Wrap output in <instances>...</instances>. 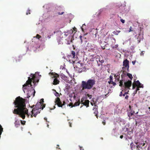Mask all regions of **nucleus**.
<instances>
[{"label":"nucleus","instance_id":"20","mask_svg":"<svg viewBox=\"0 0 150 150\" xmlns=\"http://www.w3.org/2000/svg\"><path fill=\"white\" fill-rule=\"evenodd\" d=\"M129 61L127 59L124 60L123 62V66H129Z\"/></svg>","mask_w":150,"mask_h":150},{"label":"nucleus","instance_id":"47","mask_svg":"<svg viewBox=\"0 0 150 150\" xmlns=\"http://www.w3.org/2000/svg\"><path fill=\"white\" fill-rule=\"evenodd\" d=\"M99 61L101 63H103L104 62V60H100V59H99Z\"/></svg>","mask_w":150,"mask_h":150},{"label":"nucleus","instance_id":"9","mask_svg":"<svg viewBox=\"0 0 150 150\" xmlns=\"http://www.w3.org/2000/svg\"><path fill=\"white\" fill-rule=\"evenodd\" d=\"M75 53L74 51H72L71 52V54L70 56H68L67 57H63V58L64 59H65L67 61H68L69 60V62L70 63H72V64H73L74 63V62L73 61H71L70 60V58L72 57L73 58L75 57Z\"/></svg>","mask_w":150,"mask_h":150},{"label":"nucleus","instance_id":"28","mask_svg":"<svg viewBox=\"0 0 150 150\" xmlns=\"http://www.w3.org/2000/svg\"><path fill=\"white\" fill-rule=\"evenodd\" d=\"M108 83L110 84H112L113 86H115L116 84V83L115 82H114L113 81H108Z\"/></svg>","mask_w":150,"mask_h":150},{"label":"nucleus","instance_id":"12","mask_svg":"<svg viewBox=\"0 0 150 150\" xmlns=\"http://www.w3.org/2000/svg\"><path fill=\"white\" fill-rule=\"evenodd\" d=\"M132 81H131L128 80V81L124 83V86L125 88L130 89V87L132 85Z\"/></svg>","mask_w":150,"mask_h":150},{"label":"nucleus","instance_id":"29","mask_svg":"<svg viewBox=\"0 0 150 150\" xmlns=\"http://www.w3.org/2000/svg\"><path fill=\"white\" fill-rule=\"evenodd\" d=\"M143 85H142L141 86H137V88H136V91H137L139 90V88H143Z\"/></svg>","mask_w":150,"mask_h":150},{"label":"nucleus","instance_id":"11","mask_svg":"<svg viewBox=\"0 0 150 150\" xmlns=\"http://www.w3.org/2000/svg\"><path fill=\"white\" fill-rule=\"evenodd\" d=\"M35 91L34 89L33 88H31V89L30 90L28 91V97L29 98L32 96L33 97H34L35 96Z\"/></svg>","mask_w":150,"mask_h":150},{"label":"nucleus","instance_id":"58","mask_svg":"<svg viewBox=\"0 0 150 150\" xmlns=\"http://www.w3.org/2000/svg\"><path fill=\"white\" fill-rule=\"evenodd\" d=\"M132 63L133 65H134L135 63V61H132Z\"/></svg>","mask_w":150,"mask_h":150},{"label":"nucleus","instance_id":"1","mask_svg":"<svg viewBox=\"0 0 150 150\" xmlns=\"http://www.w3.org/2000/svg\"><path fill=\"white\" fill-rule=\"evenodd\" d=\"M25 99L20 97V96L17 97L13 102L15 108L13 111V114L19 115L20 117L23 119L25 118V115H27V117H29V115L28 113V110L26 108Z\"/></svg>","mask_w":150,"mask_h":150},{"label":"nucleus","instance_id":"38","mask_svg":"<svg viewBox=\"0 0 150 150\" xmlns=\"http://www.w3.org/2000/svg\"><path fill=\"white\" fill-rule=\"evenodd\" d=\"M138 36H137V35H135V38L138 39V43H139L140 42V40H139L138 39Z\"/></svg>","mask_w":150,"mask_h":150},{"label":"nucleus","instance_id":"56","mask_svg":"<svg viewBox=\"0 0 150 150\" xmlns=\"http://www.w3.org/2000/svg\"><path fill=\"white\" fill-rule=\"evenodd\" d=\"M84 100V99L83 98H82L81 99V101L82 103H82H83L84 102H83V101Z\"/></svg>","mask_w":150,"mask_h":150},{"label":"nucleus","instance_id":"37","mask_svg":"<svg viewBox=\"0 0 150 150\" xmlns=\"http://www.w3.org/2000/svg\"><path fill=\"white\" fill-rule=\"evenodd\" d=\"M113 48H117L118 47V45H114V46H111Z\"/></svg>","mask_w":150,"mask_h":150},{"label":"nucleus","instance_id":"64","mask_svg":"<svg viewBox=\"0 0 150 150\" xmlns=\"http://www.w3.org/2000/svg\"><path fill=\"white\" fill-rule=\"evenodd\" d=\"M76 28H75V27H74V28H73V29H74V31L76 30Z\"/></svg>","mask_w":150,"mask_h":150},{"label":"nucleus","instance_id":"19","mask_svg":"<svg viewBox=\"0 0 150 150\" xmlns=\"http://www.w3.org/2000/svg\"><path fill=\"white\" fill-rule=\"evenodd\" d=\"M133 83H134V85L137 87L141 86L142 85H143L142 83H140L138 80L137 81H134V82Z\"/></svg>","mask_w":150,"mask_h":150},{"label":"nucleus","instance_id":"49","mask_svg":"<svg viewBox=\"0 0 150 150\" xmlns=\"http://www.w3.org/2000/svg\"><path fill=\"white\" fill-rule=\"evenodd\" d=\"M120 21H121V22L122 23H125V21L123 19H121L120 20Z\"/></svg>","mask_w":150,"mask_h":150},{"label":"nucleus","instance_id":"7","mask_svg":"<svg viewBox=\"0 0 150 150\" xmlns=\"http://www.w3.org/2000/svg\"><path fill=\"white\" fill-rule=\"evenodd\" d=\"M105 42L108 44H110L111 46H112L115 43V39L112 37H109L106 38Z\"/></svg>","mask_w":150,"mask_h":150},{"label":"nucleus","instance_id":"63","mask_svg":"<svg viewBox=\"0 0 150 150\" xmlns=\"http://www.w3.org/2000/svg\"><path fill=\"white\" fill-rule=\"evenodd\" d=\"M141 54V55H144V53H143V52H142Z\"/></svg>","mask_w":150,"mask_h":150},{"label":"nucleus","instance_id":"60","mask_svg":"<svg viewBox=\"0 0 150 150\" xmlns=\"http://www.w3.org/2000/svg\"><path fill=\"white\" fill-rule=\"evenodd\" d=\"M123 136L122 135L120 136V138L121 139H122L123 138Z\"/></svg>","mask_w":150,"mask_h":150},{"label":"nucleus","instance_id":"52","mask_svg":"<svg viewBox=\"0 0 150 150\" xmlns=\"http://www.w3.org/2000/svg\"><path fill=\"white\" fill-rule=\"evenodd\" d=\"M129 98V96L128 95H126L125 97V98L126 99H128Z\"/></svg>","mask_w":150,"mask_h":150},{"label":"nucleus","instance_id":"10","mask_svg":"<svg viewBox=\"0 0 150 150\" xmlns=\"http://www.w3.org/2000/svg\"><path fill=\"white\" fill-rule=\"evenodd\" d=\"M74 68L75 70L78 71L79 73L85 71L86 69L85 66H84L83 68V66H74Z\"/></svg>","mask_w":150,"mask_h":150},{"label":"nucleus","instance_id":"5","mask_svg":"<svg viewBox=\"0 0 150 150\" xmlns=\"http://www.w3.org/2000/svg\"><path fill=\"white\" fill-rule=\"evenodd\" d=\"M134 106L133 107V106H131L130 105L129 106V109L127 111V114L129 119H131V117L134 115V113L137 114L138 112V111L135 112V108H137V106L136 104H134Z\"/></svg>","mask_w":150,"mask_h":150},{"label":"nucleus","instance_id":"14","mask_svg":"<svg viewBox=\"0 0 150 150\" xmlns=\"http://www.w3.org/2000/svg\"><path fill=\"white\" fill-rule=\"evenodd\" d=\"M73 40V37L72 35H69L67 39H66V43L67 44H70V43L72 42Z\"/></svg>","mask_w":150,"mask_h":150},{"label":"nucleus","instance_id":"13","mask_svg":"<svg viewBox=\"0 0 150 150\" xmlns=\"http://www.w3.org/2000/svg\"><path fill=\"white\" fill-rule=\"evenodd\" d=\"M35 108H33L31 112V113L32 114L31 115V117H33V116L35 117H36L38 114L40 113V112L38 111L35 112Z\"/></svg>","mask_w":150,"mask_h":150},{"label":"nucleus","instance_id":"42","mask_svg":"<svg viewBox=\"0 0 150 150\" xmlns=\"http://www.w3.org/2000/svg\"><path fill=\"white\" fill-rule=\"evenodd\" d=\"M87 96H88V97L89 98V99H91L92 98V96L91 95H90L88 94L87 95Z\"/></svg>","mask_w":150,"mask_h":150},{"label":"nucleus","instance_id":"6","mask_svg":"<svg viewBox=\"0 0 150 150\" xmlns=\"http://www.w3.org/2000/svg\"><path fill=\"white\" fill-rule=\"evenodd\" d=\"M40 101V102L37 103L35 105H33L31 106V108H33L35 106V109L36 110H38L40 109H42V110H43V108L45 107V105L43 103L44 101L43 98L41 99Z\"/></svg>","mask_w":150,"mask_h":150},{"label":"nucleus","instance_id":"57","mask_svg":"<svg viewBox=\"0 0 150 150\" xmlns=\"http://www.w3.org/2000/svg\"><path fill=\"white\" fill-rule=\"evenodd\" d=\"M79 147L80 149V150H83V148L82 147H81V146H79Z\"/></svg>","mask_w":150,"mask_h":150},{"label":"nucleus","instance_id":"50","mask_svg":"<svg viewBox=\"0 0 150 150\" xmlns=\"http://www.w3.org/2000/svg\"><path fill=\"white\" fill-rule=\"evenodd\" d=\"M132 31V28L131 27H130L129 29V32H131Z\"/></svg>","mask_w":150,"mask_h":150},{"label":"nucleus","instance_id":"43","mask_svg":"<svg viewBox=\"0 0 150 150\" xmlns=\"http://www.w3.org/2000/svg\"><path fill=\"white\" fill-rule=\"evenodd\" d=\"M69 106H71V107H73L74 106V105H73V103H70L69 104Z\"/></svg>","mask_w":150,"mask_h":150},{"label":"nucleus","instance_id":"26","mask_svg":"<svg viewBox=\"0 0 150 150\" xmlns=\"http://www.w3.org/2000/svg\"><path fill=\"white\" fill-rule=\"evenodd\" d=\"M80 103V100H79L78 101L75 102L74 104V106H76L79 105Z\"/></svg>","mask_w":150,"mask_h":150},{"label":"nucleus","instance_id":"8","mask_svg":"<svg viewBox=\"0 0 150 150\" xmlns=\"http://www.w3.org/2000/svg\"><path fill=\"white\" fill-rule=\"evenodd\" d=\"M55 103V105H57L59 107H62V102L61 101L60 99L59 98L57 97V98L54 101ZM56 108L55 105L53 106L52 109H50L51 110L55 109Z\"/></svg>","mask_w":150,"mask_h":150},{"label":"nucleus","instance_id":"16","mask_svg":"<svg viewBox=\"0 0 150 150\" xmlns=\"http://www.w3.org/2000/svg\"><path fill=\"white\" fill-rule=\"evenodd\" d=\"M86 47L87 49H88V50H93L94 49V45L88 43Z\"/></svg>","mask_w":150,"mask_h":150},{"label":"nucleus","instance_id":"22","mask_svg":"<svg viewBox=\"0 0 150 150\" xmlns=\"http://www.w3.org/2000/svg\"><path fill=\"white\" fill-rule=\"evenodd\" d=\"M89 101L88 100H86L85 101L82 103V104L85 106H86L87 107L89 106Z\"/></svg>","mask_w":150,"mask_h":150},{"label":"nucleus","instance_id":"30","mask_svg":"<svg viewBox=\"0 0 150 150\" xmlns=\"http://www.w3.org/2000/svg\"><path fill=\"white\" fill-rule=\"evenodd\" d=\"M127 76L129 77V78L131 79L132 80V78H133V77L131 74H129V73H127Z\"/></svg>","mask_w":150,"mask_h":150},{"label":"nucleus","instance_id":"27","mask_svg":"<svg viewBox=\"0 0 150 150\" xmlns=\"http://www.w3.org/2000/svg\"><path fill=\"white\" fill-rule=\"evenodd\" d=\"M80 39L81 41V42L82 43L83 42V39H86V38H84V37H83L81 35H80L79 36Z\"/></svg>","mask_w":150,"mask_h":150},{"label":"nucleus","instance_id":"51","mask_svg":"<svg viewBox=\"0 0 150 150\" xmlns=\"http://www.w3.org/2000/svg\"><path fill=\"white\" fill-rule=\"evenodd\" d=\"M104 8H102V9H101L100 10H99V13H101V12H102V11H103V10H104Z\"/></svg>","mask_w":150,"mask_h":150},{"label":"nucleus","instance_id":"39","mask_svg":"<svg viewBox=\"0 0 150 150\" xmlns=\"http://www.w3.org/2000/svg\"><path fill=\"white\" fill-rule=\"evenodd\" d=\"M18 57V58H19V59H16V62H17V61H20V59L22 58V56H19Z\"/></svg>","mask_w":150,"mask_h":150},{"label":"nucleus","instance_id":"21","mask_svg":"<svg viewBox=\"0 0 150 150\" xmlns=\"http://www.w3.org/2000/svg\"><path fill=\"white\" fill-rule=\"evenodd\" d=\"M59 81L57 78H55L53 81V84L54 85H57L59 83Z\"/></svg>","mask_w":150,"mask_h":150},{"label":"nucleus","instance_id":"62","mask_svg":"<svg viewBox=\"0 0 150 150\" xmlns=\"http://www.w3.org/2000/svg\"><path fill=\"white\" fill-rule=\"evenodd\" d=\"M137 91H134V94H135L137 93Z\"/></svg>","mask_w":150,"mask_h":150},{"label":"nucleus","instance_id":"24","mask_svg":"<svg viewBox=\"0 0 150 150\" xmlns=\"http://www.w3.org/2000/svg\"><path fill=\"white\" fill-rule=\"evenodd\" d=\"M60 37H59L57 39V42L59 45L62 44V40L61 39H60Z\"/></svg>","mask_w":150,"mask_h":150},{"label":"nucleus","instance_id":"54","mask_svg":"<svg viewBox=\"0 0 150 150\" xmlns=\"http://www.w3.org/2000/svg\"><path fill=\"white\" fill-rule=\"evenodd\" d=\"M102 123L104 125H105L106 123L105 120H104L102 122Z\"/></svg>","mask_w":150,"mask_h":150},{"label":"nucleus","instance_id":"59","mask_svg":"<svg viewBox=\"0 0 150 150\" xmlns=\"http://www.w3.org/2000/svg\"><path fill=\"white\" fill-rule=\"evenodd\" d=\"M57 33H58V34H60L62 33V32L61 31H58L57 32Z\"/></svg>","mask_w":150,"mask_h":150},{"label":"nucleus","instance_id":"48","mask_svg":"<svg viewBox=\"0 0 150 150\" xmlns=\"http://www.w3.org/2000/svg\"><path fill=\"white\" fill-rule=\"evenodd\" d=\"M66 104V103L65 102V101H64L63 102V103H62V106L64 105H65Z\"/></svg>","mask_w":150,"mask_h":150},{"label":"nucleus","instance_id":"41","mask_svg":"<svg viewBox=\"0 0 150 150\" xmlns=\"http://www.w3.org/2000/svg\"><path fill=\"white\" fill-rule=\"evenodd\" d=\"M49 6V5L48 4H45V5H44L43 6V7L44 8H46L47 9V7Z\"/></svg>","mask_w":150,"mask_h":150},{"label":"nucleus","instance_id":"23","mask_svg":"<svg viewBox=\"0 0 150 150\" xmlns=\"http://www.w3.org/2000/svg\"><path fill=\"white\" fill-rule=\"evenodd\" d=\"M73 33V31L72 30H70L69 31H68L67 32H65V33L64 34V35L66 36H67L68 35V33Z\"/></svg>","mask_w":150,"mask_h":150},{"label":"nucleus","instance_id":"15","mask_svg":"<svg viewBox=\"0 0 150 150\" xmlns=\"http://www.w3.org/2000/svg\"><path fill=\"white\" fill-rule=\"evenodd\" d=\"M94 105L93 109V110H94V113L95 114V116L97 117V115L98 114V106L95 104V103L94 104Z\"/></svg>","mask_w":150,"mask_h":150},{"label":"nucleus","instance_id":"35","mask_svg":"<svg viewBox=\"0 0 150 150\" xmlns=\"http://www.w3.org/2000/svg\"><path fill=\"white\" fill-rule=\"evenodd\" d=\"M123 86V82L122 80H120V81L119 86L122 87Z\"/></svg>","mask_w":150,"mask_h":150},{"label":"nucleus","instance_id":"53","mask_svg":"<svg viewBox=\"0 0 150 150\" xmlns=\"http://www.w3.org/2000/svg\"><path fill=\"white\" fill-rule=\"evenodd\" d=\"M64 13V12H62L61 13L59 12V13H58V14L59 15H62Z\"/></svg>","mask_w":150,"mask_h":150},{"label":"nucleus","instance_id":"44","mask_svg":"<svg viewBox=\"0 0 150 150\" xmlns=\"http://www.w3.org/2000/svg\"><path fill=\"white\" fill-rule=\"evenodd\" d=\"M136 87V86L135 85H134V83H133L132 84V89H134L135 88V87Z\"/></svg>","mask_w":150,"mask_h":150},{"label":"nucleus","instance_id":"45","mask_svg":"<svg viewBox=\"0 0 150 150\" xmlns=\"http://www.w3.org/2000/svg\"><path fill=\"white\" fill-rule=\"evenodd\" d=\"M55 95L57 97H58V96H59V93H58L57 92L55 94Z\"/></svg>","mask_w":150,"mask_h":150},{"label":"nucleus","instance_id":"4","mask_svg":"<svg viewBox=\"0 0 150 150\" xmlns=\"http://www.w3.org/2000/svg\"><path fill=\"white\" fill-rule=\"evenodd\" d=\"M95 83V81L94 79H89L87 82L83 81L81 85L82 88V90L84 89H90L92 88Z\"/></svg>","mask_w":150,"mask_h":150},{"label":"nucleus","instance_id":"40","mask_svg":"<svg viewBox=\"0 0 150 150\" xmlns=\"http://www.w3.org/2000/svg\"><path fill=\"white\" fill-rule=\"evenodd\" d=\"M110 81H113V77L112 76H110Z\"/></svg>","mask_w":150,"mask_h":150},{"label":"nucleus","instance_id":"36","mask_svg":"<svg viewBox=\"0 0 150 150\" xmlns=\"http://www.w3.org/2000/svg\"><path fill=\"white\" fill-rule=\"evenodd\" d=\"M53 33H52L51 34H50V35H48L47 36V37H46V38H47L48 39H50V38H51V36L53 35Z\"/></svg>","mask_w":150,"mask_h":150},{"label":"nucleus","instance_id":"46","mask_svg":"<svg viewBox=\"0 0 150 150\" xmlns=\"http://www.w3.org/2000/svg\"><path fill=\"white\" fill-rule=\"evenodd\" d=\"M30 11V10L29 9H28V10L27 11L26 13V14L27 15H28V14L30 13L29 12Z\"/></svg>","mask_w":150,"mask_h":150},{"label":"nucleus","instance_id":"55","mask_svg":"<svg viewBox=\"0 0 150 150\" xmlns=\"http://www.w3.org/2000/svg\"><path fill=\"white\" fill-rule=\"evenodd\" d=\"M122 91H121L120 93V96H122Z\"/></svg>","mask_w":150,"mask_h":150},{"label":"nucleus","instance_id":"17","mask_svg":"<svg viewBox=\"0 0 150 150\" xmlns=\"http://www.w3.org/2000/svg\"><path fill=\"white\" fill-rule=\"evenodd\" d=\"M143 142V143H138V144L137 145V148H144H144H143V147L144 146L145 144V143H144V142Z\"/></svg>","mask_w":150,"mask_h":150},{"label":"nucleus","instance_id":"61","mask_svg":"<svg viewBox=\"0 0 150 150\" xmlns=\"http://www.w3.org/2000/svg\"><path fill=\"white\" fill-rule=\"evenodd\" d=\"M129 92V91H128L127 92H125V95H126V94H128V92Z\"/></svg>","mask_w":150,"mask_h":150},{"label":"nucleus","instance_id":"33","mask_svg":"<svg viewBox=\"0 0 150 150\" xmlns=\"http://www.w3.org/2000/svg\"><path fill=\"white\" fill-rule=\"evenodd\" d=\"M45 30H47L46 29V28L45 27L43 26L41 30V31L42 32H43L44 31H45Z\"/></svg>","mask_w":150,"mask_h":150},{"label":"nucleus","instance_id":"18","mask_svg":"<svg viewBox=\"0 0 150 150\" xmlns=\"http://www.w3.org/2000/svg\"><path fill=\"white\" fill-rule=\"evenodd\" d=\"M120 11L119 12L120 13L123 14L125 12V8L124 6H122L121 5L119 7Z\"/></svg>","mask_w":150,"mask_h":150},{"label":"nucleus","instance_id":"31","mask_svg":"<svg viewBox=\"0 0 150 150\" xmlns=\"http://www.w3.org/2000/svg\"><path fill=\"white\" fill-rule=\"evenodd\" d=\"M114 76L115 77V79L116 80H117V81H119V78H120V76L118 75L116 76V75H115Z\"/></svg>","mask_w":150,"mask_h":150},{"label":"nucleus","instance_id":"34","mask_svg":"<svg viewBox=\"0 0 150 150\" xmlns=\"http://www.w3.org/2000/svg\"><path fill=\"white\" fill-rule=\"evenodd\" d=\"M21 124L22 125H24L25 124V123L26 122L25 121H23V120H21Z\"/></svg>","mask_w":150,"mask_h":150},{"label":"nucleus","instance_id":"32","mask_svg":"<svg viewBox=\"0 0 150 150\" xmlns=\"http://www.w3.org/2000/svg\"><path fill=\"white\" fill-rule=\"evenodd\" d=\"M120 31H114L113 32V33L115 35H117L120 32Z\"/></svg>","mask_w":150,"mask_h":150},{"label":"nucleus","instance_id":"25","mask_svg":"<svg viewBox=\"0 0 150 150\" xmlns=\"http://www.w3.org/2000/svg\"><path fill=\"white\" fill-rule=\"evenodd\" d=\"M85 27L86 25L85 24H83L82 26H81V28L83 32H84V30L86 29Z\"/></svg>","mask_w":150,"mask_h":150},{"label":"nucleus","instance_id":"2","mask_svg":"<svg viewBox=\"0 0 150 150\" xmlns=\"http://www.w3.org/2000/svg\"><path fill=\"white\" fill-rule=\"evenodd\" d=\"M40 38L41 36L37 34L36 36L33 37L32 39L31 45L30 48L32 47V50L34 51H35L37 49L41 50L43 49L44 44H40L41 41L40 40Z\"/></svg>","mask_w":150,"mask_h":150},{"label":"nucleus","instance_id":"3","mask_svg":"<svg viewBox=\"0 0 150 150\" xmlns=\"http://www.w3.org/2000/svg\"><path fill=\"white\" fill-rule=\"evenodd\" d=\"M38 74V73H36L35 74H31L30 76L31 77L30 78V77H28V80L26 81L25 83L23 85V90L24 89H28L29 88L30 86H32L31 82L33 81L34 83H35L36 82H38L39 81L38 79L36 80V78L37 77V75Z\"/></svg>","mask_w":150,"mask_h":150}]
</instances>
